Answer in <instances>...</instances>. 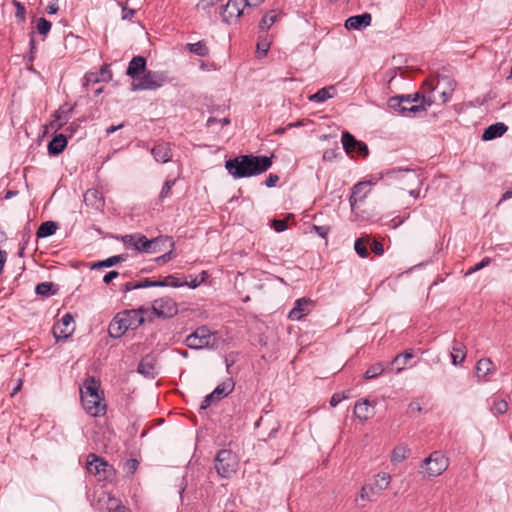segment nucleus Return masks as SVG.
Listing matches in <instances>:
<instances>
[{"instance_id": "1", "label": "nucleus", "mask_w": 512, "mask_h": 512, "mask_svg": "<svg viewBox=\"0 0 512 512\" xmlns=\"http://www.w3.org/2000/svg\"><path fill=\"white\" fill-rule=\"evenodd\" d=\"M273 155L256 156L253 154L240 155L225 161V169L234 179L248 178L260 175L273 164Z\"/></svg>"}, {"instance_id": "2", "label": "nucleus", "mask_w": 512, "mask_h": 512, "mask_svg": "<svg viewBox=\"0 0 512 512\" xmlns=\"http://www.w3.org/2000/svg\"><path fill=\"white\" fill-rule=\"evenodd\" d=\"M144 313L146 309L142 307L118 312L109 325V335L112 338H120L128 330L137 329L144 323Z\"/></svg>"}, {"instance_id": "3", "label": "nucleus", "mask_w": 512, "mask_h": 512, "mask_svg": "<svg viewBox=\"0 0 512 512\" xmlns=\"http://www.w3.org/2000/svg\"><path fill=\"white\" fill-rule=\"evenodd\" d=\"M411 101L408 96L397 95L390 97L387 101L389 109L402 116H408L409 114H417L419 112H425L427 106H431L433 100L431 97H422V102L419 105H410Z\"/></svg>"}, {"instance_id": "4", "label": "nucleus", "mask_w": 512, "mask_h": 512, "mask_svg": "<svg viewBox=\"0 0 512 512\" xmlns=\"http://www.w3.org/2000/svg\"><path fill=\"white\" fill-rule=\"evenodd\" d=\"M239 466L237 454L228 449L220 450L214 458V468L221 478H230Z\"/></svg>"}, {"instance_id": "5", "label": "nucleus", "mask_w": 512, "mask_h": 512, "mask_svg": "<svg viewBox=\"0 0 512 512\" xmlns=\"http://www.w3.org/2000/svg\"><path fill=\"white\" fill-rule=\"evenodd\" d=\"M168 81L165 72L148 70L132 83V90H156Z\"/></svg>"}, {"instance_id": "6", "label": "nucleus", "mask_w": 512, "mask_h": 512, "mask_svg": "<svg viewBox=\"0 0 512 512\" xmlns=\"http://www.w3.org/2000/svg\"><path fill=\"white\" fill-rule=\"evenodd\" d=\"M448 465V459L440 451H434L424 459L422 466L426 467L428 477H437L448 468Z\"/></svg>"}, {"instance_id": "7", "label": "nucleus", "mask_w": 512, "mask_h": 512, "mask_svg": "<svg viewBox=\"0 0 512 512\" xmlns=\"http://www.w3.org/2000/svg\"><path fill=\"white\" fill-rule=\"evenodd\" d=\"M211 339L212 333L210 330L205 326H201L186 337L185 344L191 349H202L210 345Z\"/></svg>"}, {"instance_id": "8", "label": "nucleus", "mask_w": 512, "mask_h": 512, "mask_svg": "<svg viewBox=\"0 0 512 512\" xmlns=\"http://www.w3.org/2000/svg\"><path fill=\"white\" fill-rule=\"evenodd\" d=\"M244 7V0H228L225 5L221 6L220 14L222 20L226 23H232L233 21L238 20V18L243 14Z\"/></svg>"}, {"instance_id": "9", "label": "nucleus", "mask_w": 512, "mask_h": 512, "mask_svg": "<svg viewBox=\"0 0 512 512\" xmlns=\"http://www.w3.org/2000/svg\"><path fill=\"white\" fill-rule=\"evenodd\" d=\"M154 314L163 318H170L177 314L176 302L170 297H163L154 301L152 305Z\"/></svg>"}, {"instance_id": "10", "label": "nucleus", "mask_w": 512, "mask_h": 512, "mask_svg": "<svg viewBox=\"0 0 512 512\" xmlns=\"http://www.w3.org/2000/svg\"><path fill=\"white\" fill-rule=\"evenodd\" d=\"M72 323L73 316L70 313H66L62 316L61 320L53 326V335L56 341L66 340L72 335L74 331Z\"/></svg>"}, {"instance_id": "11", "label": "nucleus", "mask_w": 512, "mask_h": 512, "mask_svg": "<svg viewBox=\"0 0 512 512\" xmlns=\"http://www.w3.org/2000/svg\"><path fill=\"white\" fill-rule=\"evenodd\" d=\"M81 402L85 411L93 417H100L106 413V404L102 395H97V398L82 397Z\"/></svg>"}, {"instance_id": "12", "label": "nucleus", "mask_w": 512, "mask_h": 512, "mask_svg": "<svg viewBox=\"0 0 512 512\" xmlns=\"http://www.w3.org/2000/svg\"><path fill=\"white\" fill-rule=\"evenodd\" d=\"M124 245L133 248L139 252L148 251L151 248L152 242H148V238L142 234H130L122 237Z\"/></svg>"}, {"instance_id": "13", "label": "nucleus", "mask_w": 512, "mask_h": 512, "mask_svg": "<svg viewBox=\"0 0 512 512\" xmlns=\"http://www.w3.org/2000/svg\"><path fill=\"white\" fill-rule=\"evenodd\" d=\"M313 304L309 298H299L295 301L294 307L290 310L288 318L292 321H299L310 312L309 307Z\"/></svg>"}, {"instance_id": "14", "label": "nucleus", "mask_w": 512, "mask_h": 512, "mask_svg": "<svg viewBox=\"0 0 512 512\" xmlns=\"http://www.w3.org/2000/svg\"><path fill=\"white\" fill-rule=\"evenodd\" d=\"M86 468L93 475H100L101 473L106 475L107 470H110L111 466L103 458L91 453L87 457Z\"/></svg>"}, {"instance_id": "15", "label": "nucleus", "mask_w": 512, "mask_h": 512, "mask_svg": "<svg viewBox=\"0 0 512 512\" xmlns=\"http://www.w3.org/2000/svg\"><path fill=\"white\" fill-rule=\"evenodd\" d=\"M372 22V16L370 13H362L359 15L350 16L345 21V28L348 30H361L368 27Z\"/></svg>"}, {"instance_id": "16", "label": "nucleus", "mask_w": 512, "mask_h": 512, "mask_svg": "<svg viewBox=\"0 0 512 512\" xmlns=\"http://www.w3.org/2000/svg\"><path fill=\"white\" fill-rule=\"evenodd\" d=\"M151 154L154 159L160 163H167L172 159V150L170 143L168 142H157L151 149Z\"/></svg>"}, {"instance_id": "17", "label": "nucleus", "mask_w": 512, "mask_h": 512, "mask_svg": "<svg viewBox=\"0 0 512 512\" xmlns=\"http://www.w3.org/2000/svg\"><path fill=\"white\" fill-rule=\"evenodd\" d=\"M146 71V59L143 56H134L129 62L126 74L136 81L141 73Z\"/></svg>"}, {"instance_id": "18", "label": "nucleus", "mask_w": 512, "mask_h": 512, "mask_svg": "<svg viewBox=\"0 0 512 512\" xmlns=\"http://www.w3.org/2000/svg\"><path fill=\"white\" fill-rule=\"evenodd\" d=\"M100 382L95 377H88L80 388V397L97 398L100 395Z\"/></svg>"}, {"instance_id": "19", "label": "nucleus", "mask_w": 512, "mask_h": 512, "mask_svg": "<svg viewBox=\"0 0 512 512\" xmlns=\"http://www.w3.org/2000/svg\"><path fill=\"white\" fill-rule=\"evenodd\" d=\"M354 415L362 422L367 421L374 415V406L368 401H358L354 406Z\"/></svg>"}, {"instance_id": "20", "label": "nucleus", "mask_w": 512, "mask_h": 512, "mask_svg": "<svg viewBox=\"0 0 512 512\" xmlns=\"http://www.w3.org/2000/svg\"><path fill=\"white\" fill-rule=\"evenodd\" d=\"M84 202L96 210L103 209L105 205L102 193L97 189H88L84 194Z\"/></svg>"}, {"instance_id": "21", "label": "nucleus", "mask_w": 512, "mask_h": 512, "mask_svg": "<svg viewBox=\"0 0 512 512\" xmlns=\"http://www.w3.org/2000/svg\"><path fill=\"white\" fill-rule=\"evenodd\" d=\"M508 127L501 122H497L488 126L482 135V139L484 141L493 140L495 138L501 137L506 131Z\"/></svg>"}, {"instance_id": "22", "label": "nucleus", "mask_w": 512, "mask_h": 512, "mask_svg": "<svg viewBox=\"0 0 512 512\" xmlns=\"http://www.w3.org/2000/svg\"><path fill=\"white\" fill-rule=\"evenodd\" d=\"M67 146V137L64 134H57L48 143V153L52 156L59 155Z\"/></svg>"}, {"instance_id": "23", "label": "nucleus", "mask_w": 512, "mask_h": 512, "mask_svg": "<svg viewBox=\"0 0 512 512\" xmlns=\"http://www.w3.org/2000/svg\"><path fill=\"white\" fill-rule=\"evenodd\" d=\"M369 185L370 182H359L353 186L349 197V203L352 209H354L358 201H362L366 197V192H363V190Z\"/></svg>"}, {"instance_id": "24", "label": "nucleus", "mask_w": 512, "mask_h": 512, "mask_svg": "<svg viewBox=\"0 0 512 512\" xmlns=\"http://www.w3.org/2000/svg\"><path fill=\"white\" fill-rule=\"evenodd\" d=\"M451 359L452 364L457 366L462 363L466 357V348L465 345L457 340L453 341V346L451 350Z\"/></svg>"}, {"instance_id": "25", "label": "nucleus", "mask_w": 512, "mask_h": 512, "mask_svg": "<svg viewBox=\"0 0 512 512\" xmlns=\"http://www.w3.org/2000/svg\"><path fill=\"white\" fill-rule=\"evenodd\" d=\"M148 242H152L151 248L148 251H145V253H157L162 250V245L166 243L169 244L170 248L175 247V242L172 237L169 236H158L151 240L148 239Z\"/></svg>"}, {"instance_id": "26", "label": "nucleus", "mask_w": 512, "mask_h": 512, "mask_svg": "<svg viewBox=\"0 0 512 512\" xmlns=\"http://www.w3.org/2000/svg\"><path fill=\"white\" fill-rule=\"evenodd\" d=\"M235 383L232 379H228L220 384L212 391L216 396V400H221L222 398L228 396L234 390Z\"/></svg>"}, {"instance_id": "27", "label": "nucleus", "mask_w": 512, "mask_h": 512, "mask_svg": "<svg viewBox=\"0 0 512 512\" xmlns=\"http://www.w3.org/2000/svg\"><path fill=\"white\" fill-rule=\"evenodd\" d=\"M341 142L343 149L348 155H352L357 147L358 140L348 131L342 132Z\"/></svg>"}, {"instance_id": "28", "label": "nucleus", "mask_w": 512, "mask_h": 512, "mask_svg": "<svg viewBox=\"0 0 512 512\" xmlns=\"http://www.w3.org/2000/svg\"><path fill=\"white\" fill-rule=\"evenodd\" d=\"M335 88L333 86L323 87L316 93L309 96V101L322 103L334 96Z\"/></svg>"}, {"instance_id": "29", "label": "nucleus", "mask_w": 512, "mask_h": 512, "mask_svg": "<svg viewBox=\"0 0 512 512\" xmlns=\"http://www.w3.org/2000/svg\"><path fill=\"white\" fill-rule=\"evenodd\" d=\"M493 366V362L489 358L480 359L476 364L477 378H485L492 371Z\"/></svg>"}, {"instance_id": "30", "label": "nucleus", "mask_w": 512, "mask_h": 512, "mask_svg": "<svg viewBox=\"0 0 512 512\" xmlns=\"http://www.w3.org/2000/svg\"><path fill=\"white\" fill-rule=\"evenodd\" d=\"M412 358L413 353L411 351L406 350L403 353L396 355L392 362L390 363V366H396V373H400L404 369L408 360Z\"/></svg>"}, {"instance_id": "31", "label": "nucleus", "mask_w": 512, "mask_h": 512, "mask_svg": "<svg viewBox=\"0 0 512 512\" xmlns=\"http://www.w3.org/2000/svg\"><path fill=\"white\" fill-rule=\"evenodd\" d=\"M137 371L147 378L153 379L155 377V366L148 358H143L140 361Z\"/></svg>"}, {"instance_id": "32", "label": "nucleus", "mask_w": 512, "mask_h": 512, "mask_svg": "<svg viewBox=\"0 0 512 512\" xmlns=\"http://www.w3.org/2000/svg\"><path fill=\"white\" fill-rule=\"evenodd\" d=\"M370 243V236H362L355 240L354 243V249L355 252L361 257V258H367L369 255V252L367 250V245Z\"/></svg>"}, {"instance_id": "33", "label": "nucleus", "mask_w": 512, "mask_h": 512, "mask_svg": "<svg viewBox=\"0 0 512 512\" xmlns=\"http://www.w3.org/2000/svg\"><path fill=\"white\" fill-rule=\"evenodd\" d=\"M186 49L189 52H191L197 56H201V57H206L209 54V49H208L205 41H198L196 43H188V44H186Z\"/></svg>"}, {"instance_id": "34", "label": "nucleus", "mask_w": 512, "mask_h": 512, "mask_svg": "<svg viewBox=\"0 0 512 512\" xmlns=\"http://www.w3.org/2000/svg\"><path fill=\"white\" fill-rule=\"evenodd\" d=\"M57 228H58L57 224L53 221L43 222L37 230V237H39V238L49 237L56 232Z\"/></svg>"}, {"instance_id": "35", "label": "nucleus", "mask_w": 512, "mask_h": 512, "mask_svg": "<svg viewBox=\"0 0 512 512\" xmlns=\"http://www.w3.org/2000/svg\"><path fill=\"white\" fill-rule=\"evenodd\" d=\"M386 370V366L382 362L375 363L371 365L366 372L364 373V379L371 380L376 379L378 376L382 375Z\"/></svg>"}, {"instance_id": "36", "label": "nucleus", "mask_w": 512, "mask_h": 512, "mask_svg": "<svg viewBox=\"0 0 512 512\" xmlns=\"http://www.w3.org/2000/svg\"><path fill=\"white\" fill-rule=\"evenodd\" d=\"M410 452L407 446L405 445H398L393 449V452L391 454V462L393 463H400L404 461L407 457V454Z\"/></svg>"}, {"instance_id": "37", "label": "nucleus", "mask_w": 512, "mask_h": 512, "mask_svg": "<svg viewBox=\"0 0 512 512\" xmlns=\"http://www.w3.org/2000/svg\"><path fill=\"white\" fill-rule=\"evenodd\" d=\"M35 292L41 296H51L57 292V288L52 282H42L37 284L35 288Z\"/></svg>"}, {"instance_id": "38", "label": "nucleus", "mask_w": 512, "mask_h": 512, "mask_svg": "<svg viewBox=\"0 0 512 512\" xmlns=\"http://www.w3.org/2000/svg\"><path fill=\"white\" fill-rule=\"evenodd\" d=\"M125 259L126 257L124 255H114L105 260L93 264L92 268L112 267L120 262L125 261Z\"/></svg>"}, {"instance_id": "39", "label": "nucleus", "mask_w": 512, "mask_h": 512, "mask_svg": "<svg viewBox=\"0 0 512 512\" xmlns=\"http://www.w3.org/2000/svg\"><path fill=\"white\" fill-rule=\"evenodd\" d=\"M278 15L275 13L274 10H271L267 12L261 19L259 23V28L262 31H267L276 21H277Z\"/></svg>"}, {"instance_id": "40", "label": "nucleus", "mask_w": 512, "mask_h": 512, "mask_svg": "<svg viewBox=\"0 0 512 512\" xmlns=\"http://www.w3.org/2000/svg\"><path fill=\"white\" fill-rule=\"evenodd\" d=\"M390 482H391V476L386 472H381L375 476L374 486L379 491H383V490L387 489Z\"/></svg>"}, {"instance_id": "41", "label": "nucleus", "mask_w": 512, "mask_h": 512, "mask_svg": "<svg viewBox=\"0 0 512 512\" xmlns=\"http://www.w3.org/2000/svg\"><path fill=\"white\" fill-rule=\"evenodd\" d=\"M107 511L108 512H131L129 508L124 506L122 502L115 498L108 496V505H107Z\"/></svg>"}, {"instance_id": "42", "label": "nucleus", "mask_w": 512, "mask_h": 512, "mask_svg": "<svg viewBox=\"0 0 512 512\" xmlns=\"http://www.w3.org/2000/svg\"><path fill=\"white\" fill-rule=\"evenodd\" d=\"M270 45L271 39L267 33L263 36H259L257 43V52L262 56H265L269 51Z\"/></svg>"}, {"instance_id": "43", "label": "nucleus", "mask_w": 512, "mask_h": 512, "mask_svg": "<svg viewBox=\"0 0 512 512\" xmlns=\"http://www.w3.org/2000/svg\"><path fill=\"white\" fill-rule=\"evenodd\" d=\"M507 410H508V403L505 400L499 399V400H495L493 402V406L491 408V411L493 414H495V415L504 414L507 412Z\"/></svg>"}, {"instance_id": "44", "label": "nucleus", "mask_w": 512, "mask_h": 512, "mask_svg": "<svg viewBox=\"0 0 512 512\" xmlns=\"http://www.w3.org/2000/svg\"><path fill=\"white\" fill-rule=\"evenodd\" d=\"M51 22L44 17H40L37 21V31L41 35H47L51 30Z\"/></svg>"}, {"instance_id": "45", "label": "nucleus", "mask_w": 512, "mask_h": 512, "mask_svg": "<svg viewBox=\"0 0 512 512\" xmlns=\"http://www.w3.org/2000/svg\"><path fill=\"white\" fill-rule=\"evenodd\" d=\"M138 467H139V461L137 459L131 458V459H127L124 462V471L128 475H133L137 471Z\"/></svg>"}, {"instance_id": "46", "label": "nucleus", "mask_w": 512, "mask_h": 512, "mask_svg": "<svg viewBox=\"0 0 512 512\" xmlns=\"http://www.w3.org/2000/svg\"><path fill=\"white\" fill-rule=\"evenodd\" d=\"M13 4L16 7L15 17L20 21H25L26 19V9L23 4H21L17 0H13Z\"/></svg>"}, {"instance_id": "47", "label": "nucleus", "mask_w": 512, "mask_h": 512, "mask_svg": "<svg viewBox=\"0 0 512 512\" xmlns=\"http://www.w3.org/2000/svg\"><path fill=\"white\" fill-rule=\"evenodd\" d=\"M340 155L339 148L327 149L324 151L322 159L325 162H332Z\"/></svg>"}, {"instance_id": "48", "label": "nucleus", "mask_w": 512, "mask_h": 512, "mask_svg": "<svg viewBox=\"0 0 512 512\" xmlns=\"http://www.w3.org/2000/svg\"><path fill=\"white\" fill-rule=\"evenodd\" d=\"M369 246H370V249L371 251L378 255V256H381L383 255L384 253V246L381 242L375 240V239H371L370 238V243H369Z\"/></svg>"}, {"instance_id": "49", "label": "nucleus", "mask_w": 512, "mask_h": 512, "mask_svg": "<svg viewBox=\"0 0 512 512\" xmlns=\"http://www.w3.org/2000/svg\"><path fill=\"white\" fill-rule=\"evenodd\" d=\"M174 184H175V180H167V181H165L163 186H162V189H161L159 197L161 199L166 198L169 195V193L171 191V188H172V186Z\"/></svg>"}, {"instance_id": "50", "label": "nucleus", "mask_w": 512, "mask_h": 512, "mask_svg": "<svg viewBox=\"0 0 512 512\" xmlns=\"http://www.w3.org/2000/svg\"><path fill=\"white\" fill-rule=\"evenodd\" d=\"M220 0H199V2L196 5V8L198 10L207 11L209 8L214 6L216 3H218Z\"/></svg>"}, {"instance_id": "51", "label": "nucleus", "mask_w": 512, "mask_h": 512, "mask_svg": "<svg viewBox=\"0 0 512 512\" xmlns=\"http://www.w3.org/2000/svg\"><path fill=\"white\" fill-rule=\"evenodd\" d=\"M311 231L318 234L321 238H326V236L330 232V227L326 226V225H323V226L313 225L311 228Z\"/></svg>"}, {"instance_id": "52", "label": "nucleus", "mask_w": 512, "mask_h": 512, "mask_svg": "<svg viewBox=\"0 0 512 512\" xmlns=\"http://www.w3.org/2000/svg\"><path fill=\"white\" fill-rule=\"evenodd\" d=\"M174 257V247L171 248L168 252L164 253L163 255L157 257L155 259L157 264H164L172 260Z\"/></svg>"}, {"instance_id": "53", "label": "nucleus", "mask_w": 512, "mask_h": 512, "mask_svg": "<svg viewBox=\"0 0 512 512\" xmlns=\"http://www.w3.org/2000/svg\"><path fill=\"white\" fill-rule=\"evenodd\" d=\"M272 227L276 232H283L287 229V223L283 219L272 220Z\"/></svg>"}, {"instance_id": "54", "label": "nucleus", "mask_w": 512, "mask_h": 512, "mask_svg": "<svg viewBox=\"0 0 512 512\" xmlns=\"http://www.w3.org/2000/svg\"><path fill=\"white\" fill-rule=\"evenodd\" d=\"M354 152L357 153L361 157H366L369 154V149H368V146L366 145V143L358 140L357 147Z\"/></svg>"}, {"instance_id": "55", "label": "nucleus", "mask_w": 512, "mask_h": 512, "mask_svg": "<svg viewBox=\"0 0 512 512\" xmlns=\"http://www.w3.org/2000/svg\"><path fill=\"white\" fill-rule=\"evenodd\" d=\"M215 401H217L216 396L213 394V392H211L210 394L205 396L204 400L201 403L200 409L201 410L207 409L211 405V403H213Z\"/></svg>"}, {"instance_id": "56", "label": "nucleus", "mask_w": 512, "mask_h": 512, "mask_svg": "<svg viewBox=\"0 0 512 512\" xmlns=\"http://www.w3.org/2000/svg\"><path fill=\"white\" fill-rule=\"evenodd\" d=\"M347 396L344 395L343 393H335L332 395L331 399H330V405L332 407H335L337 406L342 400L346 399Z\"/></svg>"}, {"instance_id": "57", "label": "nucleus", "mask_w": 512, "mask_h": 512, "mask_svg": "<svg viewBox=\"0 0 512 512\" xmlns=\"http://www.w3.org/2000/svg\"><path fill=\"white\" fill-rule=\"evenodd\" d=\"M165 280L168 281V286H172V287H175V288L184 286V284H185V283L181 282L179 279H177L173 275H168L167 277H165Z\"/></svg>"}, {"instance_id": "58", "label": "nucleus", "mask_w": 512, "mask_h": 512, "mask_svg": "<svg viewBox=\"0 0 512 512\" xmlns=\"http://www.w3.org/2000/svg\"><path fill=\"white\" fill-rule=\"evenodd\" d=\"M279 181V176L276 175V174H270L266 179H265V185L268 187V188H272L274 187L277 182Z\"/></svg>"}, {"instance_id": "59", "label": "nucleus", "mask_w": 512, "mask_h": 512, "mask_svg": "<svg viewBox=\"0 0 512 512\" xmlns=\"http://www.w3.org/2000/svg\"><path fill=\"white\" fill-rule=\"evenodd\" d=\"M135 15V10L127 7L122 8V19L123 20H132Z\"/></svg>"}, {"instance_id": "60", "label": "nucleus", "mask_w": 512, "mask_h": 512, "mask_svg": "<svg viewBox=\"0 0 512 512\" xmlns=\"http://www.w3.org/2000/svg\"><path fill=\"white\" fill-rule=\"evenodd\" d=\"M84 85H88L90 82L92 83H97L99 82V78L97 76V74L95 73H87L84 77Z\"/></svg>"}, {"instance_id": "61", "label": "nucleus", "mask_w": 512, "mask_h": 512, "mask_svg": "<svg viewBox=\"0 0 512 512\" xmlns=\"http://www.w3.org/2000/svg\"><path fill=\"white\" fill-rule=\"evenodd\" d=\"M405 96H408L411 101L410 105H418L417 103L421 100L422 97H425L424 95H421L419 92H416L414 94H406Z\"/></svg>"}, {"instance_id": "62", "label": "nucleus", "mask_w": 512, "mask_h": 512, "mask_svg": "<svg viewBox=\"0 0 512 512\" xmlns=\"http://www.w3.org/2000/svg\"><path fill=\"white\" fill-rule=\"evenodd\" d=\"M134 289H138V281H129L122 286L124 292H128Z\"/></svg>"}, {"instance_id": "63", "label": "nucleus", "mask_w": 512, "mask_h": 512, "mask_svg": "<svg viewBox=\"0 0 512 512\" xmlns=\"http://www.w3.org/2000/svg\"><path fill=\"white\" fill-rule=\"evenodd\" d=\"M119 276V273L115 270H112L110 272H108L107 274L104 275L103 277V281L108 284L110 283L113 279L117 278Z\"/></svg>"}, {"instance_id": "64", "label": "nucleus", "mask_w": 512, "mask_h": 512, "mask_svg": "<svg viewBox=\"0 0 512 512\" xmlns=\"http://www.w3.org/2000/svg\"><path fill=\"white\" fill-rule=\"evenodd\" d=\"M453 90H454V88L451 87L449 91L443 90L440 92V97H441L442 103H446L450 99L451 93Z\"/></svg>"}]
</instances>
